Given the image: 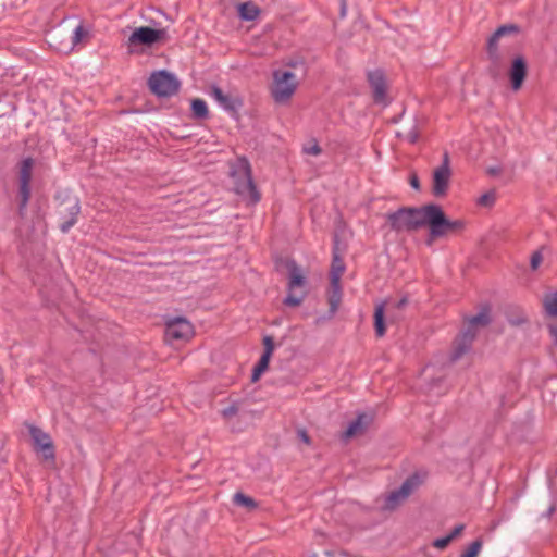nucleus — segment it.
<instances>
[{
    "instance_id": "nucleus-7",
    "label": "nucleus",
    "mask_w": 557,
    "mask_h": 557,
    "mask_svg": "<svg viewBox=\"0 0 557 557\" xmlns=\"http://www.w3.org/2000/svg\"><path fill=\"white\" fill-rule=\"evenodd\" d=\"M148 86L160 99L171 97L174 94V74L166 70L156 71L150 75Z\"/></svg>"
},
{
    "instance_id": "nucleus-23",
    "label": "nucleus",
    "mask_w": 557,
    "mask_h": 557,
    "mask_svg": "<svg viewBox=\"0 0 557 557\" xmlns=\"http://www.w3.org/2000/svg\"><path fill=\"white\" fill-rule=\"evenodd\" d=\"M374 326L377 336H383L385 334V325H384V304L377 305L375 307L374 312Z\"/></svg>"
},
{
    "instance_id": "nucleus-29",
    "label": "nucleus",
    "mask_w": 557,
    "mask_h": 557,
    "mask_svg": "<svg viewBox=\"0 0 557 557\" xmlns=\"http://www.w3.org/2000/svg\"><path fill=\"white\" fill-rule=\"evenodd\" d=\"M164 341L168 344H172L174 342V318H171L165 322Z\"/></svg>"
},
{
    "instance_id": "nucleus-41",
    "label": "nucleus",
    "mask_w": 557,
    "mask_h": 557,
    "mask_svg": "<svg viewBox=\"0 0 557 557\" xmlns=\"http://www.w3.org/2000/svg\"><path fill=\"white\" fill-rule=\"evenodd\" d=\"M410 185L414 188V189H419V180L417 176H412L411 180H410Z\"/></svg>"
},
{
    "instance_id": "nucleus-22",
    "label": "nucleus",
    "mask_w": 557,
    "mask_h": 557,
    "mask_svg": "<svg viewBox=\"0 0 557 557\" xmlns=\"http://www.w3.org/2000/svg\"><path fill=\"white\" fill-rule=\"evenodd\" d=\"M342 298L341 284L331 282V288L329 293V304L331 307V311L335 312L339 306Z\"/></svg>"
},
{
    "instance_id": "nucleus-43",
    "label": "nucleus",
    "mask_w": 557,
    "mask_h": 557,
    "mask_svg": "<svg viewBox=\"0 0 557 557\" xmlns=\"http://www.w3.org/2000/svg\"><path fill=\"white\" fill-rule=\"evenodd\" d=\"M525 321L524 315L519 317L517 320H511L512 324H520Z\"/></svg>"
},
{
    "instance_id": "nucleus-24",
    "label": "nucleus",
    "mask_w": 557,
    "mask_h": 557,
    "mask_svg": "<svg viewBox=\"0 0 557 557\" xmlns=\"http://www.w3.org/2000/svg\"><path fill=\"white\" fill-rule=\"evenodd\" d=\"M545 312L550 317H557V292L547 294L543 299Z\"/></svg>"
},
{
    "instance_id": "nucleus-31",
    "label": "nucleus",
    "mask_w": 557,
    "mask_h": 557,
    "mask_svg": "<svg viewBox=\"0 0 557 557\" xmlns=\"http://www.w3.org/2000/svg\"><path fill=\"white\" fill-rule=\"evenodd\" d=\"M87 36H88V32L84 28L83 25H78L73 32V36H72L73 46H76L77 44H79L83 40V38H85Z\"/></svg>"
},
{
    "instance_id": "nucleus-35",
    "label": "nucleus",
    "mask_w": 557,
    "mask_h": 557,
    "mask_svg": "<svg viewBox=\"0 0 557 557\" xmlns=\"http://www.w3.org/2000/svg\"><path fill=\"white\" fill-rule=\"evenodd\" d=\"M495 201V194L494 193H486L483 196H481L479 203L482 206H491Z\"/></svg>"
},
{
    "instance_id": "nucleus-20",
    "label": "nucleus",
    "mask_w": 557,
    "mask_h": 557,
    "mask_svg": "<svg viewBox=\"0 0 557 557\" xmlns=\"http://www.w3.org/2000/svg\"><path fill=\"white\" fill-rule=\"evenodd\" d=\"M491 322L488 310L484 309L476 315L470 318L468 320L467 332H474L476 334V330L479 327L486 326Z\"/></svg>"
},
{
    "instance_id": "nucleus-25",
    "label": "nucleus",
    "mask_w": 557,
    "mask_h": 557,
    "mask_svg": "<svg viewBox=\"0 0 557 557\" xmlns=\"http://www.w3.org/2000/svg\"><path fill=\"white\" fill-rule=\"evenodd\" d=\"M271 356L268 354H262L258 364L255 367L251 380L252 382H257L262 373L268 369L270 363Z\"/></svg>"
},
{
    "instance_id": "nucleus-34",
    "label": "nucleus",
    "mask_w": 557,
    "mask_h": 557,
    "mask_svg": "<svg viewBox=\"0 0 557 557\" xmlns=\"http://www.w3.org/2000/svg\"><path fill=\"white\" fill-rule=\"evenodd\" d=\"M263 346H264L263 354H268V355L272 356V354L274 351V342L271 336H265L263 338Z\"/></svg>"
},
{
    "instance_id": "nucleus-28",
    "label": "nucleus",
    "mask_w": 557,
    "mask_h": 557,
    "mask_svg": "<svg viewBox=\"0 0 557 557\" xmlns=\"http://www.w3.org/2000/svg\"><path fill=\"white\" fill-rule=\"evenodd\" d=\"M234 503L238 506H243L248 509H255L257 507L256 502L251 497L243 493H236L234 495Z\"/></svg>"
},
{
    "instance_id": "nucleus-5",
    "label": "nucleus",
    "mask_w": 557,
    "mask_h": 557,
    "mask_svg": "<svg viewBox=\"0 0 557 557\" xmlns=\"http://www.w3.org/2000/svg\"><path fill=\"white\" fill-rule=\"evenodd\" d=\"M287 292L284 304L289 307L300 306L307 295L305 272L294 262L288 263Z\"/></svg>"
},
{
    "instance_id": "nucleus-45",
    "label": "nucleus",
    "mask_w": 557,
    "mask_h": 557,
    "mask_svg": "<svg viewBox=\"0 0 557 557\" xmlns=\"http://www.w3.org/2000/svg\"><path fill=\"white\" fill-rule=\"evenodd\" d=\"M231 412H234V409H231L230 411L225 410V411H224V416H226V414H231Z\"/></svg>"
},
{
    "instance_id": "nucleus-39",
    "label": "nucleus",
    "mask_w": 557,
    "mask_h": 557,
    "mask_svg": "<svg viewBox=\"0 0 557 557\" xmlns=\"http://www.w3.org/2000/svg\"><path fill=\"white\" fill-rule=\"evenodd\" d=\"M463 529H465L463 524H458L454 528V530L450 532V534H448V536H453V540H454L462 533Z\"/></svg>"
},
{
    "instance_id": "nucleus-12",
    "label": "nucleus",
    "mask_w": 557,
    "mask_h": 557,
    "mask_svg": "<svg viewBox=\"0 0 557 557\" xmlns=\"http://www.w3.org/2000/svg\"><path fill=\"white\" fill-rule=\"evenodd\" d=\"M65 203H67V206L64 208L65 214H63V212H60V214H62V222L59 226L60 231L64 234H66L77 223L78 215L81 213V205L77 198L67 199L63 201L61 205Z\"/></svg>"
},
{
    "instance_id": "nucleus-32",
    "label": "nucleus",
    "mask_w": 557,
    "mask_h": 557,
    "mask_svg": "<svg viewBox=\"0 0 557 557\" xmlns=\"http://www.w3.org/2000/svg\"><path fill=\"white\" fill-rule=\"evenodd\" d=\"M543 262V255H542V250H537L535 251L532 256H531V269L532 270H537L540 268V265L542 264Z\"/></svg>"
},
{
    "instance_id": "nucleus-6",
    "label": "nucleus",
    "mask_w": 557,
    "mask_h": 557,
    "mask_svg": "<svg viewBox=\"0 0 557 557\" xmlns=\"http://www.w3.org/2000/svg\"><path fill=\"white\" fill-rule=\"evenodd\" d=\"M426 206L419 209H401L389 213L387 220L395 231H411L424 225Z\"/></svg>"
},
{
    "instance_id": "nucleus-33",
    "label": "nucleus",
    "mask_w": 557,
    "mask_h": 557,
    "mask_svg": "<svg viewBox=\"0 0 557 557\" xmlns=\"http://www.w3.org/2000/svg\"><path fill=\"white\" fill-rule=\"evenodd\" d=\"M451 541H453V536L447 535V536H444L441 539H436L433 542V546L437 549H445L450 544Z\"/></svg>"
},
{
    "instance_id": "nucleus-30",
    "label": "nucleus",
    "mask_w": 557,
    "mask_h": 557,
    "mask_svg": "<svg viewBox=\"0 0 557 557\" xmlns=\"http://www.w3.org/2000/svg\"><path fill=\"white\" fill-rule=\"evenodd\" d=\"M482 547V543L480 541H474L462 554L460 557H478Z\"/></svg>"
},
{
    "instance_id": "nucleus-46",
    "label": "nucleus",
    "mask_w": 557,
    "mask_h": 557,
    "mask_svg": "<svg viewBox=\"0 0 557 557\" xmlns=\"http://www.w3.org/2000/svg\"><path fill=\"white\" fill-rule=\"evenodd\" d=\"M231 412H234V409H231L230 411L225 410V411H224V416H226V414H231Z\"/></svg>"
},
{
    "instance_id": "nucleus-37",
    "label": "nucleus",
    "mask_w": 557,
    "mask_h": 557,
    "mask_svg": "<svg viewBox=\"0 0 557 557\" xmlns=\"http://www.w3.org/2000/svg\"><path fill=\"white\" fill-rule=\"evenodd\" d=\"M305 151L309 154L318 156L321 153V148L319 147L318 144H313L309 147H306Z\"/></svg>"
},
{
    "instance_id": "nucleus-18",
    "label": "nucleus",
    "mask_w": 557,
    "mask_h": 557,
    "mask_svg": "<svg viewBox=\"0 0 557 557\" xmlns=\"http://www.w3.org/2000/svg\"><path fill=\"white\" fill-rule=\"evenodd\" d=\"M475 337L474 332H467L466 330L456 338L454 343V359L460 358L465 352H467L472 344V341Z\"/></svg>"
},
{
    "instance_id": "nucleus-15",
    "label": "nucleus",
    "mask_w": 557,
    "mask_h": 557,
    "mask_svg": "<svg viewBox=\"0 0 557 557\" xmlns=\"http://www.w3.org/2000/svg\"><path fill=\"white\" fill-rule=\"evenodd\" d=\"M510 84L513 90H519L527 76V63L522 57L513 59L508 72Z\"/></svg>"
},
{
    "instance_id": "nucleus-10",
    "label": "nucleus",
    "mask_w": 557,
    "mask_h": 557,
    "mask_svg": "<svg viewBox=\"0 0 557 557\" xmlns=\"http://www.w3.org/2000/svg\"><path fill=\"white\" fill-rule=\"evenodd\" d=\"M28 432L34 443V449L41 451L45 460L54 461L55 448L51 436L35 425H28Z\"/></svg>"
},
{
    "instance_id": "nucleus-14",
    "label": "nucleus",
    "mask_w": 557,
    "mask_h": 557,
    "mask_svg": "<svg viewBox=\"0 0 557 557\" xmlns=\"http://www.w3.org/2000/svg\"><path fill=\"white\" fill-rule=\"evenodd\" d=\"M368 81L373 90L376 102H384L386 99L387 84L382 71L374 70L368 73Z\"/></svg>"
},
{
    "instance_id": "nucleus-36",
    "label": "nucleus",
    "mask_w": 557,
    "mask_h": 557,
    "mask_svg": "<svg viewBox=\"0 0 557 557\" xmlns=\"http://www.w3.org/2000/svg\"><path fill=\"white\" fill-rule=\"evenodd\" d=\"M0 7L7 11L18 7V0H0Z\"/></svg>"
},
{
    "instance_id": "nucleus-2",
    "label": "nucleus",
    "mask_w": 557,
    "mask_h": 557,
    "mask_svg": "<svg viewBox=\"0 0 557 557\" xmlns=\"http://www.w3.org/2000/svg\"><path fill=\"white\" fill-rule=\"evenodd\" d=\"M424 225H429L430 234L426 244L431 246L434 240L457 233L463 228V222L460 220H449L446 218L441 207L428 205L424 215Z\"/></svg>"
},
{
    "instance_id": "nucleus-8",
    "label": "nucleus",
    "mask_w": 557,
    "mask_h": 557,
    "mask_svg": "<svg viewBox=\"0 0 557 557\" xmlns=\"http://www.w3.org/2000/svg\"><path fill=\"white\" fill-rule=\"evenodd\" d=\"M163 35V29H156L149 26L137 27L128 37L127 45L129 52H134L135 48L138 46H152L153 44L160 41Z\"/></svg>"
},
{
    "instance_id": "nucleus-47",
    "label": "nucleus",
    "mask_w": 557,
    "mask_h": 557,
    "mask_svg": "<svg viewBox=\"0 0 557 557\" xmlns=\"http://www.w3.org/2000/svg\"><path fill=\"white\" fill-rule=\"evenodd\" d=\"M231 412H234V409H231L230 411L225 410V411H224V416H226V414H231Z\"/></svg>"
},
{
    "instance_id": "nucleus-3",
    "label": "nucleus",
    "mask_w": 557,
    "mask_h": 557,
    "mask_svg": "<svg viewBox=\"0 0 557 557\" xmlns=\"http://www.w3.org/2000/svg\"><path fill=\"white\" fill-rule=\"evenodd\" d=\"M35 165V160L32 157H26L21 160L17 164L18 174H17V214L21 219L26 216L27 206L32 198V181H33V170Z\"/></svg>"
},
{
    "instance_id": "nucleus-11",
    "label": "nucleus",
    "mask_w": 557,
    "mask_h": 557,
    "mask_svg": "<svg viewBox=\"0 0 557 557\" xmlns=\"http://www.w3.org/2000/svg\"><path fill=\"white\" fill-rule=\"evenodd\" d=\"M451 171L449 166V156L444 153L443 164L433 172V194L436 197L444 196L448 189Z\"/></svg>"
},
{
    "instance_id": "nucleus-27",
    "label": "nucleus",
    "mask_w": 557,
    "mask_h": 557,
    "mask_svg": "<svg viewBox=\"0 0 557 557\" xmlns=\"http://www.w3.org/2000/svg\"><path fill=\"white\" fill-rule=\"evenodd\" d=\"M191 111L194 116L203 119L208 115L207 103L202 99H194L191 101Z\"/></svg>"
},
{
    "instance_id": "nucleus-21",
    "label": "nucleus",
    "mask_w": 557,
    "mask_h": 557,
    "mask_svg": "<svg viewBox=\"0 0 557 557\" xmlns=\"http://www.w3.org/2000/svg\"><path fill=\"white\" fill-rule=\"evenodd\" d=\"M260 11L252 2H244L238 5V14L245 21H253Z\"/></svg>"
},
{
    "instance_id": "nucleus-13",
    "label": "nucleus",
    "mask_w": 557,
    "mask_h": 557,
    "mask_svg": "<svg viewBox=\"0 0 557 557\" xmlns=\"http://www.w3.org/2000/svg\"><path fill=\"white\" fill-rule=\"evenodd\" d=\"M209 96H211L223 109L227 111H236L243 104L237 95L233 92H224L218 86L210 87Z\"/></svg>"
},
{
    "instance_id": "nucleus-38",
    "label": "nucleus",
    "mask_w": 557,
    "mask_h": 557,
    "mask_svg": "<svg viewBox=\"0 0 557 557\" xmlns=\"http://www.w3.org/2000/svg\"><path fill=\"white\" fill-rule=\"evenodd\" d=\"M549 334H550V336H552V338L554 341L555 347H557V323L556 322L552 323L549 325Z\"/></svg>"
},
{
    "instance_id": "nucleus-42",
    "label": "nucleus",
    "mask_w": 557,
    "mask_h": 557,
    "mask_svg": "<svg viewBox=\"0 0 557 557\" xmlns=\"http://www.w3.org/2000/svg\"><path fill=\"white\" fill-rule=\"evenodd\" d=\"M407 139L409 143L413 144L418 139V135L416 133H409L407 135Z\"/></svg>"
},
{
    "instance_id": "nucleus-19",
    "label": "nucleus",
    "mask_w": 557,
    "mask_h": 557,
    "mask_svg": "<svg viewBox=\"0 0 557 557\" xmlns=\"http://www.w3.org/2000/svg\"><path fill=\"white\" fill-rule=\"evenodd\" d=\"M517 27L513 25H505L499 27L493 36L490 38L487 44V51L492 58L496 57L497 50H498V40L508 34H515L517 33Z\"/></svg>"
},
{
    "instance_id": "nucleus-9",
    "label": "nucleus",
    "mask_w": 557,
    "mask_h": 557,
    "mask_svg": "<svg viewBox=\"0 0 557 557\" xmlns=\"http://www.w3.org/2000/svg\"><path fill=\"white\" fill-rule=\"evenodd\" d=\"M239 181L236 183L235 190L237 194L248 197L251 201L259 200V195L252 183L250 165L246 159L238 160Z\"/></svg>"
},
{
    "instance_id": "nucleus-1",
    "label": "nucleus",
    "mask_w": 557,
    "mask_h": 557,
    "mask_svg": "<svg viewBox=\"0 0 557 557\" xmlns=\"http://www.w3.org/2000/svg\"><path fill=\"white\" fill-rule=\"evenodd\" d=\"M296 65L297 62H290L287 67L273 71L270 94L275 103L286 104L295 95L299 86V79L292 69Z\"/></svg>"
},
{
    "instance_id": "nucleus-44",
    "label": "nucleus",
    "mask_w": 557,
    "mask_h": 557,
    "mask_svg": "<svg viewBox=\"0 0 557 557\" xmlns=\"http://www.w3.org/2000/svg\"><path fill=\"white\" fill-rule=\"evenodd\" d=\"M555 511V506L552 505L548 509V516H550Z\"/></svg>"
},
{
    "instance_id": "nucleus-17",
    "label": "nucleus",
    "mask_w": 557,
    "mask_h": 557,
    "mask_svg": "<svg viewBox=\"0 0 557 557\" xmlns=\"http://www.w3.org/2000/svg\"><path fill=\"white\" fill-rule=\"evenodd\" d=\"M196 335L194 324L183 317H176V342L188 343Z\"/></svg>"
},
{
    "instance_id": "nucleus-16",
    "label": "nucleus",
    "mask_w": 557,
    "mask_h": 557,
    "mask_svg": "<svg viewBox=\"0 0 557 557\" xmlns=\"http://www.w3.org/2000/svg\"><path fill=\"white\" fill-rule=\"evenodd\" d=\"M371 422H372V416L367 414V413L358 414L356 420L351 421L348 424L347 429L345 430V432L342 435L343 438L350 440V438L358 437V436L362 435L367 431V429Z\"/></svg>"
},
{
    "instance_id": "nucleus-26",
    "label": "nucleus",
    "mask_w": 557,
    "mask_h": 557,
    "mask_svg": "<svg viewBox=\"0 0 557 557\" xmlns=\"http://www.w3.org/2000/svg\"><path fill=\"white\" fill-rule=\"evenodd\" d=\"M345 270L344 262L337 256L334 257L331 270V282L339 283Z\"/></svg>"
},
{
    "instance_id": "nucleus-4",
    "label": "nucleus",
    "mask_w": 557,
    "mask_h": 557,
    "mask_svg": "<svg viewBox=\"0 0 557 557\" xmlns=\"http://www.w3.org/2000/svg\"><path fill=\"white\" fill-rule=\"evenodd\" d=\"M421 483L422 480L418 474L410 475L398 488L391 491L383 497L381 509L384 511L398 509L419 488Z\"/></svg>"
},
{
    "instance_id": "nucleus-40",
    "label": "nucleus",
    "mask_w": 557,
    "mask_h": 557,
    "mask_svg": "<svg viewBox=\"0 0 557 557\" xmlns=\"http://www.w3.org/2000/svg\"><path fill=\"white\" fill-rule=\"evenodd\" d=\"M297 434L305 444H310V437L305 430H298Z\"/></svg>"
}]
</instances>
